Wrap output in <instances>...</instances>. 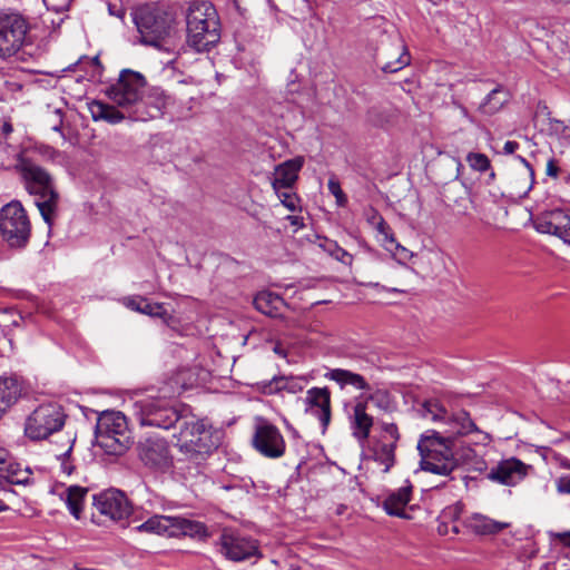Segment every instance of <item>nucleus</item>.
I'll return each instance as SVG.
<instances>
[{
    "label": "nucleus",
    "mask_w": 570,
    "mask_h": 570,
    "mask_svg": "<svg viewBox=\"0 0 570 570\" xmlns=\"http://www.w3.org/2000/svg\"><path fill=\"white\" fill-rule=\"evenodd\" d=\"M443 425V433L446 436H442L440 432H426L421 436L417 450L421 455L422 470L440 475H449L458 466V461L449 444L451 439L473 432L479 434L483 442L490 441V438L476 428L470 414L464 410L448 414Z\"/></svg>",
    "instance_id": "f257e3e1"
},
{
    "label": "nucleus",
    "mask_w": 570,
    "mask_h": 570,
    "mask_svg": "<svg viewBox=\"0 0 570 570\" xmlns=\"http://www.w3.org/2000/svg\"><path fill=\"white\" fill-rule=\"evenodd\" d=\"M145 90V77L137 71L126 69L120 72L118 81L108 89L107 95L115 105L128 112L129 119L147 121L161 115L165 102L159 99L157 106L146 110Z\"/></svg>",
    "instance_id": "f03ea898"
},
{
    "label": "nucleus",
    "mask_w": 570,
    "mask_h": 570,
    "mask_svg": "<svg viewBox=\"0 0 570 570\" xmlns=\"http://www.w3.org/2000/svg\"><path fill=\"white\" fill-rule=\"evenodd\" d=\"M27 190L35 195L36 205L49 228L57 217L59 194L51 175L39 165L23 160L20 165Z\"/></svg>",
    "instance_id": "7ed1b4c3"
},
{
    "label": "nucleus",
    "mask_w": 570,
    "mask_h": 570,
    "mask_svg": "<svg viewBox=\"0 0 570 570\" xmlns=\"http://www.w3.org/2000/svg\"><path fill=\"white\" fill-rule=\"evenodd\" d=\"M188 43L197 51H206L219 40L216 9L207 1H195L187 12Z\"/></svg>",
    "instance_id": "20e7f679"
},
{
    "label": "nucleus",
    "mask_w": 570,
    "mask_h": 570,
    "mask_svg": "<svg viewBox=\"0 0 570 570\" xmlns=\"http://www.w3.org/2000/svg\"><path fill=\"white\" fill-rule=\"evenodd\" d=\"M181 424L176 436V446L189 461L199 464L210 451L216 448L213 440L212 426L205 420L186 416L181 413Z\"/></svg>",
    "instance_id": "39448f33"
},
{
    "label": "nucleus",
    "mask_w": 570,
    "mask_h": 570,
    "mask_svg": "<svg viewBox=\"0 0 570 570\" xmlns=\"http://www.w3.org/2000/svg\"><path fill=\"white\" fill-rule=\"evenodd\" d=\"M30 23L20 12L0 9V59L18 58L24 60L29 41Z\"/></svg>",
    "instance_id": "423d86ee"
},
{
    "label": "nucleus",
    "mask_w": 570,
    "mask_h": 570,
    "mask_svg": "<svg viewBox=\"0 0 570 570\" xmlns=\"http://www.w3.org/2000/svg\"><path fill=\"white\" fill-rule=\"evenodd\" d=\"M96 444L110 455H121L130 444V434L126 416L116 411H107L98 416L96 424Z\"/></svg>",
    "instance_id": "0eeeda50"
},
{
    "label": "nucleus",
    "mask_w": 570,
    "mask_h": 570,
    "mask_svg": "<svg viewBox=\"0 0 570 570\" xmlns=\"http://www.w3.org/2000/svg\"><path fill=\"white\" fill-rule=\"evenodd\" d=\"M0 234L11 248H23L31 236V223L19 200H11L0 209Z\"/></svg>",
    "instance_id": "6e6552de"
},
{
    "label": "nucleus",
    "mask_w": 570,
    "mask_h": 570,
    "mask_svg": "<svg viewBox=\"0 0 570 570\" xmlns=\"http://www.w3.org/2000/svg\"><path fill=\"white\" fill-rule=\"evenodd\" d=\"M66 414L57 403L39 405L27 417L24 433L31 440H45L65 424Z\"/></svg>",
    "instance_id": "1a4fd4ad"
},
{
    "label": "nucleus",
    "mask_w": 570,
    "mask_h": 570,
    "mask_svg": "<svg viewBox=\"0 0 570 570\" xmlns=\"http://www.w3.org/2000/svg\"><path fill=\"white\" fill-rule=\"evenodd\" d=\"M138 532L155 533L167 537H200L206 533L203 523L181 517L153 515L136 527Z\"/></svg>",
    "instance_id": "9d476101"
},
{
    "label": "nucleus",
    "mask_w": 570,
    "mask_h": 570,
    "mask_svg": "<svg viewBox=\"0 0 570 570\" xmlns=\"http://www.w3.org/2000/svg\"><path fill=\"white\" fill-rule=\"evenodd\" d=\"M135 414L141 425L164 430L170 429L181 415L169 402L160 399H145L136 402Z\"/></svg>",
    "instance_id": "9b49d317"
},
{
    "label": "nucleus",
    "mask_w": 570,
    "mask_h": 570,
    "mask_svg": "<svg viewBox=\"0 0 570 570\" xmlns=\"http://www.w3.org/2000/svg\"><path fill=\"white\" fill-rule=\"evenodd\" d=\"M375 61L384 72H396L411 63V55L402 37L394 32L381 40Z\"/></svg>",
    "instance_id": "f8f14e48"
},
{
    "label": "nucleus",
    "mask_w": 570,
    "mask_h": 570,
    "mask_svg": "<svg viewBox=\"0 0 570 570\" xmlns=\"http://www.w3.org/2000/svg\"><path fill=\"white\" fill-rule=\"evenodd\" d=\"M218 548L223 556L235 562L262 558L256 540L232 530L223 531L219 537Z\"/></svg>",
    "instance_id": "ddd939ff"
},
{
    "label": "nucleus",
    "mask_w": 570,
    "mask_h": 570,
    "mask_svg": "<svg viewBox=\"0 0 570 570\" xmlns=\"http://www.w3.org/2000/svg\"><path fill=\"white\" fill-rule=\"evenodd\" d=\"M173 20L165 13L144 12L136 19L140 42L160 49L170 35Z\"/></svg>",
    "instance_id": "4468645a"
},
{
    "label": "nucleus",
    "mask_w": 570,
    "mask_h": 570,
    "mask_svg": "<svg viewBox=\"0 0 570 570\" xmlns=\"http://www.w3.org/2000/svg\"><path fill=\"white\" fill-rule=\"evenodd\" d=\"M94 507L100 515L115 522L126 520L132 512L131 504L125 493L115 489L95 495Z\"/></svg>",
    "instance_id": "2eb2a0df"
},
{
    "label": "nucleus",
    "mask_w": 570,
    "mask_h": 570,
    "mask_svg": "<svg viewBox=\"0 0 570 570\" xmlns=\"http://www.w3.org/2000/svg\"><path fill=\"white\" fill-rule=\"evenodd\" d=\"M537 232L554 235L570 245V209H553L538 215L533 219Z\"/></svg>",
    "instance_id": "dca6fc26"
},
{
    "label": "nucleus",
    "mask_w": 570,
    "mask_h": 570,
    "mask_svg": "<svg viewBox=\"0 0 570 570\" xmlns=\"http://www.w3.org/2000/svg\"><path fill=\"white\" fill-rule=\"evenodd\" d=\"M253 445L262 455L269 459L283 456L286 448L279 430L267 422L256 426Z\"/></svg>",
    "instance_id": "f3484780"
},
{
    "label": "nucleus",
    "mask_w": 570,
    "mask_h": 570,
    "mask_svg": "<svg viewBox=\"0 0 570 570\" xmlns=\"http://www.w3.org/2000/svg\"><path fill=\"white\" fill-rule=\"evenodd\" d=\"M138 449L139 458L146 465L159 471H167L171 468L173 459L164 439L146 438L139 443Z\"/></svg>",
    "instance_id": "a211bd4d"
},
{
    "label": "nucleus",
    "mask_w": 570,
    "mask_h": 570,
    "mask_svg": "<svg viewBox=\"0 0 570 570\" xmlns=\"http://www.w3.org/2000/svg\"><path fill=\"white\" fill-rule=\"evenodd\" d=\"M531 470L528 465L517 458H509L498 462L488 472V479L499 484L513 487L520 483Z\"/></svg>",
    "instance_id": "6ab92c4d"
},
{
    "label": "nucleus",
    "mask_w": 570,
    "mask_h": 570,
    "mask_svg": "<svg viewBox=\"0 0 570 570\" xmlns=\"http://www.w3.org/2000/svg\"><path fill=\"white\" fill-rule=\"evenodd\" d=\"M306 411L318 419L325 432L331 422V393L326 387H312L306 395Z\"/></svg>",
    "instance_id": "aec40b11"
},
{
    "label": "nucleus",
    "mask_w": 570,
    "mask_h": 570,
    "mask_svg": "<svg viewBox=\"0 0 570 570\" xmlns=\"http://www.w3.org/2000/svg\"><path fill=\"white\" fill-rule=\"evenodd\" d=\"M303 165L304 158L299 156L277 165L271 179L273 190L292 189L297 181L298 173Z\"/></svg>",
    "instance_id": "412c9836"
},
{
    "label": "nucleus",
    "mask_w": 570,
    "mask_h": 570,
    "mask_svg": "<svg viewBox=\"0 0 570 570\" xmlns=\"http://www.w3.org/2000/svg\"><path fill=\"white\" fill-rule=\"evenodd\" d=\"M412 492L413 485L406 480L402 487L386 494L382 504L384 511L392 517L409 519L410 515L406 513V509L412 499Z\"/></svg>",
    "instance_id": "4be33fe9"
},
{
    "label": "nucleus",
    "mask_w": 570,
    "mask_h": 570,
    "mask_svg": "<svg viewBox=\"0 0 570 570\" xmlns=\"http://www.w3.org/2000/svg\"><path fill=\"white\" fill-rule=\"evenodd\" d=\"M24 384L16 374L0 376V419L21 397Z\"/></svg>",
    "instance_id": "5701e85b"
},
{
    "label": "nucleus",
    "mask_w": 570,
    "mask_h": 570,
    "mask_svg": "<svg viewBox=\"0 0 570 570\" xmlns=\"http://www.w3.org/2000/svg\"><path fill=\"white\" fill-rule=\"evenodd\" d=\"M534 124L541 132L549 137L556 138L558 140L570 139V126L566 125L561 120L551 118L550 112L546 106L537 112L534 117Z\"/></svg>",
    "instance_id": "b1692460"
},
{
    "label": "nucleus",
    "mask_w": 570,
    "mask_h": 570,
    "mask_svg": "<svg viewBox=\"0 0 570 570\" xmlns=\"http://www.w3.org/2000/svg\"><path fill=\"white\" fill-rule=\"evenodd\" d=\"M464 525L478 535H491L505 530L510 523L494 520L482 513H473L464 520Z\"/></svg>",
    "instance_id": "393cba45"
},
{
    "label": "nucleus",
    "mask_w": 570,
    "mask_h": 570,
    "mask_svg": "<svg viewBox=\"0 0 570 570\" xmlns=\"http://www.w3.org/2000/svg\"><path fill=\"white\" fill-rule=\"evenodd\" d=\"M373 426V417L366 412V402L357 401L353 406L351 415V429L353 436L358 442H364L368 439L371 429Z\"/></svg>",
    "instance_id": "a878e982"
},
{
    "label": "nucleus",
    "mask_w": 570,
    "mask_h": 570,
    "mask_svg": "<svg viewBox=\"0 0 570 570\" xmlns=\"http://www.w3.org/2000/svg\"><path fill=\"white\" fill-rule=\"evenodd\" d=\"M122 303L126 307L146 314L153 317H159L165 322H168L170 315L163 303H151L147 298L135 295L128 296L122 299Z\"/></svg>",
    "instance_id": "bb28decb"
},
{
    "label": "nucleus",
    "mask_w": 570,
    "mask_h": 570,
    "mask_svg": "<svg viewBox=\"0 0 570 570\" xmlns=\"http://www.w3.org/2000/svg\"><path fill=\"white\" fill-rule=\"evenodd\" d=\"M325 377L330 381L337 383L341 389H344L345 386H352L355 390L360 391L370 390V384L367 383L364 376L348 370L332 368L325 373Z\"/></svg>",
    "instance_id": "cd10ccee"
},
{
    "label": "nucleus",
    "mask_w": 570,
    "mask_h": 570,
    "mask_svg": "<svg viewBox=\"0 0 570 570\" xmlns=\"http://www.w3.org/2000/svg\"><path fill=\"white\" fill-rule=\"evenodd\" d=\"M87 493L88 488L80 485H69L58 492L60 499L76 519H80Z\"/></svg>",
    "instance_id": "c85d7f7f"
},
{
    "label": "nucleus",
    "mask_w": 570,
    "mask_h": 570,
    "mask_svg": "<svg viewBox=\"0 0 570 570\" xmlns=\"http://www.w3.org/2000/svg\"><path fill=\"white\" fill-rule=\"evenodd\" d=\"M0 480H4L12 484H29L32 481V471L29 466H22L12 460L10 454L7 458L3 473H0Z\"/></svg>",
    "instance_id": "c756f323"
},
{
    "label": "nucleus",
    "mask_w": 570,
    "mask_h": 570,
    "mask_svg": "<svg viewBox=\"0 0 570 570\" xmlns=\"http://www.w3.org/2000/svg\"><path fill=\"white\" fill-rule=\"evenodd\" d=\"M89 111L94 120H105L112 125L128 118V112L125 110L120 111L115 106L101 101L89 104Z\"/></svg>",
    "instance_id": "7c9ffc66"
},
{
    "label": "nucleus",
    "mask_w": 570,
    "mask_h": 570,
    "mask_svg": "<svg viewBox=\"0 0 570 570\" xmlns=\"http://www.w3.org/2000/svg\"><path fill=\"white\" fill-rule=\"evenodd\" d=\"M254 305L261 313L276 317L284 306V299L272 292H261L254 298Z\"/></svg>",
    "instance_id": "2f4dec72"
},
{
    "label": "nucleus",
    "mask_w": 570,
    "mask_h": 570,
    "mask_svg": "<svg viewBox=\"0 0 570 570\" xmlns=\"http://www.w3.org/2000/svg\"><path fill=\"white\" fill-rule=\"evenodd\" d=\"M396 443L377 440L372 448V458L383 465V472L387 473L395 463Z\"/></svg>",
    "instance_id": "473e14b6"
},
{
    "label": "nucleus",
    "mask_w": 570,
    "mask_h": 570,
    "mask_svg": "<svg viewBox=\"0 0 570 570\" xmlns=\"http://www.w3.org/2000/svg\"><path fill=\"white\" fill-rule=\"evenodd\" d=\"M302 390V380L286 376H275L263 385V392L266 394H275L281 391H287L294 394Z\"/></svg>",
    "instance_id": "72a5a7b5"
},
{
    "label": "nucleus",
    "mask_w": 570,
    "mask_h": 570,
    "mask_svg": "<svg viewBox=\"0 0 570 570\" xmlns=\"http://www.w3.org/2000/svg\"><path fill=\"white\" fill-rule=\"evenodd\" d=\"M507 101V92L502 88L498 87L485 97L479 109L485 115H493L498 112Z\"/></svg>",
    "instance_id": "f704fd0d"
},
{
    "label": "nucleus",
    "mask_w": 570,
    "mask_h": 570,
    "mask_svg": "<svg viewBox=\"0 0 570 570\" xmlns=\"http://www.w3.org/2000/svg\"><path fill=\"white\" fill-rule=\"evenodd\" d=\"M318 246L327 253L331 257L336 259L337 262L344 264V265H352L353 263V256L347 250L342 248L337 242L324 238Z\"/></svg>",
    "instance_id": "c9c22d12"
},
{
    "label": "nucleus",
    "mask_w": 570,
    "mask_h": 570,
    "mask_svg": "<svg viewBox=\"0 0 570 570\" xmlns=\"http://www.w3.org/2000/svg\"><path fill=\"white\" fill-rule=\"evenodd\" d=\"M420 413L424 419L441 423H444L448 415L446 410L436 400L425 401L422 404Z\"/></svg>",
    "instance_id": "e433bc0d"
},
{
    "label": "nucleus",
    "mask_w": 570,
    "mask_h": 570,
    "mask_svg": "<svg viewBox=\"0 0 570 570\" xmlns=\"http://www.w3.org/2000/svg\"><path fill=\"white\" fill-rule=\"evenodd\" d=\"M275 194L282 205L289 212L301 210V200L291 189H279L278 191H275Z\"/></svg>",
    "instance_id": "4c0bfd02"
},
{
    "label": "nucleus",
    "mask_w": 570,
    "mask_h": 570,
    "mask_svg": "<svg viewBox=\"0 0 570 570\" xmlns=\"http://www.w3.org/2000/svg\"><path fill=\"white\" fill-rule=\"evenodd\" d=\"M466 161L473 170L480 173L487 171L490 168V160L488 156L481 153H469Z\"/></svg>",
    "instance_id": "58836bf2"
},
{
    "label": "nucleus",
    "mask_w": 570,
    "mask_h": 570,
    "mask_svg": "<svg viewBox=\"0 0 570 570\" xmlns=\"http://www.w3.org/2000/svg\"><path fill=\"white\" fill-rule=\"evenodd\" d=\"M72 445H73V440L71 438H68L67 439V449L62 453L57 454V459L60 461L61 471L66 475H70L75 470V465L70 461Z\"/></svg>",
    "instance_id": "ea45409f"
},
{
    "label": "nucleus",
    "mask_w": 570,
    "mask_h": 570,
    "mask_svg": "<svg viewBox=\"0 0 570 570\" xmlns=\"http://www.w3.org/2000/svg\"><path fill=\"white\" fill-rule=\"evenodd\" d=\"M373 228L376 229V232L379 233V235L382 236V244L383 246L387 249V250H392V248L389 246L391 243H395V238H394V235L392 233V229L391 227L389 226V224L384 220V218L382 220H380L377 223V225H374Z\"/></svg>",
    "instance_id": "a19ab883"
},
{
    "label": "nucleus",
    "mask_w": 570,
    "mask_h": 570,
    "mask_svg": "<svg viewBox=\"0 0 570 570\" xmlns=\"http://www.w3.org/2000/svg\"><path fill=\"white\" fill-rule=\"evenodd\" d=\"M373 228L376 229V232L379 233V235L382 236V244L383 246L387 249V250H392V248L389 246L391 243H395V238H394V235L392 233V229L391 227L389 226V224L384 220V218L382 220H380L377 223V225H374Z\"/></svg>",
    "instance_id": "79ce46f5"
},
{
    "label": "nucleus",
    "mask_w": 570,
    "mask_h": 570,
    "mask_svg": "<svg viewBox=\"0 0 570 570\" xmlns=\"http://www.w3.org/2000/svg\"><path fill=\"white\" fill-rule=\"evenodd\" d=\"M519 159L525 166V169L522 173V175L524 176V184L523 186L517 189V194L521 196L528 194V191L531 189L534 179V170L524 158L519 157Z\"/></svg>",
    "instance_id": "37998d69"
},
{
    "label": "nucleus",
    "mask_w": 570,
    "mask_h": 570,
    "mask_svg": "<svg viewBox=\"0 0 570 570\" xmlns=\"http://www.w3.org/2000/svg\"><path fill=\"white\" fill-rule=\"evenodd\" d=\"M553 35L557 41H559L561 45H564L566 48L561 50H568L570 52V21L557 26L553 30Z\"/></svg>",
    "instance_id": "c03bdc74"
},
{
    "label": "nucleus",
    "mask_w": 570,
    "mask_h": 570,
    "mask_svg": "<svg viewBox=\"0 0 570 570\" xmlns=\"http://www.w3.org/2000/svg\"><path fill=\"white\" fill-rule=\"evenodd\" d=\"M381 429L383 431V435L381 436V441H390L397 444L400 439L397 426L394 423L383 422L381 424Z\"/></svg>",
    "instance_id": "a18cd8bd"
},
{
    "label": "nucleus",
    "mask_w": 570,
    "mask_h": 570,
    "mask_svg": "<svg viewBox=\"0 0 570 570\" xmlns=\"http://www.w3.org/2000/svg\"><path fill=\"white\" fill-rule=\"evenodd\" d=\"M392 248L393 256L397 259V262L404 264L406 261L411 259L413 257V253L410 252L407 248L399 244L396 240L395 243H391L389 245Z\"/></svg>",
    "instance_id": "49530a36"
},
{
    "label": "nucleus",
    "mask_w": 570,
    "mask_h": 570,
    "mask_svg": "<svg viewBox=\"0 0 570 570\" xmlns=\"http://www.w3.org/2000/svg\"><path fill=\"white\" fill-rule=\"evenodd\" d=\"M548 535L552 542L570 548V530L564 532L549 531Z\"/></svg>",
    "instance_id": "de8ad7c7"
},
{
    "label": "nucleus",
    "mask_w": 570,
    "mask_h": 570,
    "mask_svg": "<svg viewBox=\"0 0 570 570\" xmlns=\"http://www.w3.org/2000/svg\"><path fill=\"white\" fill-rule=\"evenodd\" d=\"M557 493L570 495V475H561L554 480Z\"/></svg>",
    "instance_id": "09e8293b"
},
{
    "label": "nucleus",
    "mask_w": 570,
    "mask_h": 570,
    "mask_svg": "<svg viewBox=\"0 0 570 570\" xmlns=\"http://www.w3.org/2000/svg\"><path fill=\"white\" fill-rule=\"evenodd\" d=\"M363 215L366 222L373 227L377 225L380 220L383 219L382 215L372 206H368L364 209Z\"/></svg>",
    "instance_id": "8fccbe9b"
},
{
    "label": "nucleus",
    "mask_w": 570,
    "mask_h": 570,
    "mask_svg": "<svg viewBox=\"0 0 570 570\" xmlns=\"http://www.w3.org/2000/svg\"><path fill=\"white\" fill-rule=\"evenodd\" d=\"M327 187L334 197L343 193L340 181L334 176L328 179Z\"/></svg>",
    "instance_id": "3c124183"
},
{
    "label": "nucleus",
    "mask_w": 570,
    "mask_h": 570,
    "mask_svg": "<svg viewBox=\"0 0 570 570\" xmlns=\"http://www.w3.org/2000/svg\"><path fill=\"white\" fill-rule=\"evenodd\" d=\"M159 99H163L164 102L166 104V99L161 95H158L157 92L155 96H151V95L145 96V101H147V104L145 105V109L151 110L155 106H157Z\"/></svg>",
    "instance_id": "603ef678"
},
{
    "label": "nucleus",
    "mask_w": 570,
    "mask_h": 570,
    "mask_svg": "<svg viewBox=\"0 0 570 570\" xmlns=\"http://www.w3.org/2000/svg\"><path fill=\"white\" fill-rule=\"evenodd\" d=\"M546 173L548 176L557 178L559 175V167L553 158H550L547 163Z\"/></svg>",
    "instance_id": "864d4df0"
},
{
    "label": "nucleus",
    "mask_w": 570,
    "mask_h": 570,
    "mask_svg": "<svg viewBox=\"0 0 570 570\" xmlns=\"http://www.w3.org/2000/svg\"><path fill=\"white\" fill-rule=\"evenodd\" d=\"M461 512V508L455 504V505H452V507H448L444 511H443V518L444 519H448V518H451V519H455L459 517Z\"/></svg>",
    "instance_id": "5fc2aeb1"
},
{
    "label": "nucleus",
    "mask_w": 570,
    "mask_h": 570,
    "mask_svg": "<svg viewBox=\"0 0 570 570\" xmlns=\"http://www.w3.org/2000/svg\"><path fill=\"white\" fill-rule=\"evenodd\" d=\"M553 460L556 463H558L561 468L570 470V460L562 454L556 453L553 454Z\"/></svg>",
    "instance_id": "6e6d98bb"
},
{
    "label": "nucleus",
    "mask_w": 570,
    "mask_h": 570,
    "mask_svg": "<svg viewBox=\"0 0 570 570\" xmlns=\"http://www.w3.org/2000/svg\"><path fill=\"white\" fill-rule=\"evenodd\" d=\"M286 219L291 223V225L295 226L296 229L302 228L304 226L303 217L296 215H289Z\"/></svg>",
    "instance_id": "4d7b16f0"
},
{
    "label": "nucleus",
    "mask_w": 570,
    "mask_h": 570,
    "mask_svg": "<svg viewBox=\"0 0 570 570\" xmlns=\"http://www.w3.org/2000/svg\"><path fill=\"white\" fill-rule=\"evenodd\" d=\"M519 148V144L517 141H507L503 146V151L507 155L513 154Z\"/></svg>",
    "instance_id": "13d9d810"
},
{
    "label": "nucleus",
    "mask_w": 570,
    "mask_h": 570,
    "mask_svg": "<svg viewBox=\"0 0 570 570\" xmlns=\"http://www.w3.org/2000/svg\"><path fill=\"white\" fill-rule=\"evenodd\" d=\"M8 455L9 452L6 449L0 448V473H3V468L6 465Z\"/></svg>",
    "instance_id": "bf43d9fd"
},
{
    "label": "nucleus",
    "mask_w": 570,
    "mask_h": 570,
    "mask_svg": "<svg viewBox=\"0 0 570 570\" xmlns=\"http://www.w3.org/2000/svg\"><path fill=\"white\" fill-rule=\"evenodd\" d=\"M335 199H336V204H337L338 206H341V207L345 206V205H346V203H347V197H346V195L344 194V191H343V193H341L340 195H337V196L335 197Z\"/></svg>",
    "instance_id": "052dcab7"
},
{
    "label": "nucleus",
    "mask_w": 570,
    "mask_h": 570,
    "mask_svg": "<svg viewBox=\"0 0 570 570\" xmlns=\"http://www.w3.org/2000/svg\"><path fill=\"white\" fill-rule=\"evenodd\" d=\"M370 285L373 286V287H380V288H382L384 291H387V292H393V293H400L401 292L400 289L394 288V287L393 288H386L384 286H381L379 283L370 284Z\"/></svg>",
    "instance_id": "680f3d73"
},
{
    "label": "nucleus",
    "mask_w": 570,
    "mask_h": 570,
    "mask_svg": "<svg viewBox=\"0 0 570 570\" xmlns=\"http://www.w3.org/2000/svg\"><path fill=\"white\" fill-rule=\"evenodd\" d=\"M60 124H61V120H59L58 124L53 125L52 129L56 130V131H59L60 130Z\"/></svg>",
    "instance_id": "e2e57ef3"
},
{
    "label": "nucleus",
    "mask_w": 570,
    "mask_h": 570,
    "mask_svg": "<svg viewBox=\"0 0 570 570\" xmlns=\"http://www.w3.org/2000/svg\"><path fill=\"white\" fill-rule=\"evenodd\" d=\"M285 424L288 430L293 431L294 434H296V431L291 426V424L285 420Z\"/></svg>",
    "instance_id": "0e129e2a"
},
{
    "label": "nucleus",
    "mask_w": 570,
    "mask_h": 570,
    "mask_svg": "<svg viewBox=\"0 0 570 570\" xmlns=\"http://www.w3.org/2000/svg\"><path fill=\"white\" fill-rule=\"evenodd\" d=\"M235 7L237 8V10L240 11V6H239V0H233Z\"/></svg>",
    "instance_id": "69168bd1"
},
{
    "label": "nucleus",
    "mask_w": 570,
    "mask_h": 570,
    "mask_svg": "<svg viewBox=\"0 0 570 570\" xmlns=\"http://www.w3.org/2000/svg\"><path fill=\"white\" fill-rule=\"evenodd\" d=\"M553 2L558 3H570V0H552Z\"/></svg>",
    "instance_id": "338daca9"
},
{
    "label": "nucleus",
    "mask_w": 570,
    "mask_h": 570,
    "mask_svg": "<svg viewBox=\"0 0 570 570\" xmlns=\"http://www.w3.org/2000/svg\"><path fill=\"white\" fill-rule=\"evenodd\" d=\"M4 508H6V507H4L3 502H2V501H0V511H2Z\"/></svg>",
    "instance_id": "774afa93"
}]
</instances>
